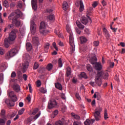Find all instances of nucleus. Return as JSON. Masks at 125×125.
Here are the masks:
<instances>
[{
  "label": "nucleus",
  "mask_w": 125,
  "mask_h": 125,
  "mask_svg": "<svg viewBox=\"0 0 125 125\" xmlns=\"http://www.w3.org/2000/svg\"><path fill=\"white\" fill-rule=\"evenodd\" d=\"M76 98H77L78 99V100H81V96L78 93H76Z\"/></svg>",
  "instance_id": "61"
},
{
  "label": "nucleus",
  "mask_w": 125,
  "mask_h": 125,
  "mask_svg": "<svg viewBox=\"0 0 125 125\" xmlns=\"http://www.w3.org/2000/svg\"><path fill=\"white\" fill-rule=\"evenodd\" d=\"M55 34H56V35H58L59 38H63V35L61 34H59L60 33L59 30L56 29L55 31Z\"/></svg>",
  "instance_id": "38"
},
{
  "label": "nucleus",
  "mask_w": 125,
  "mask_h": 125,
  "mask_svg": "<svg viewBox=\"0 0 125 125\" xmlns=\"http://www.w3.org/2000/svg\"><path fill=\"white\" fill-rule=\"evenodd\" d=\"M81 22L83 24H84V25H86L87 23H88V22H91V19L89 17H88L87 18L85 17H82L81 19Z\"/></svg>",
  "instance_id": "15"
},
{
  "label": "nucleus",
  "mask_w": 125,
  "mask_h": 125,
  "mask_svg": "<svg viewBox=\"0 0 125 125\" xmlns=\"http://www.w3.org/2000/svg\"><path fill=\"white\" fill-rule=\"evenodd\" d=\"M14 26L13 24H9L8 26L6 27V28H5L4 29V32H6V31H8V30H12L13 29Z\"/></svg>",
  "instance_id": "28"
},
{
  "label": "nucleus",
  "mask_w": 125,
  "mask_h": 125,
  "mask_svg": "<svg viewBox=\"0 0 125 125\" xmlns=\"http://www.w3.org/2000/svg\"><path fill=\"white\" fill-rule=\"evenodd\" d=\"M102 74V72L98 73L97 76L95 77V83L97 84L98 86H101V84H102V80L101 79Z\"/></svg>",
  "instance_id": "8"
},
{
  "label": "nucleus",
  "mask_w": 125,
  "mask_h": 125,
  "mask_svg": "<svg viewBox=\"0 0 125 125\" xmlns=\"http://www.w3.org/2000/svg\"><path fill=\"white\" fill-rule=\"evenodd\" d=\"M66 31L67 33L69 34V43L70 45V52L71 53H74L75 52V43L74 42V36L73 35V33L71 30V28L70 25H66Z\"/></svg>",
  "instance_id": "1"
},
{
  "label": "nucleus",
  "mask_w": 125,
  "mask_h": 125,
  "mask_svg": "<svg viewBox=\"0 0 125 125\" xmlns=\"http://www.w3.org/2000/svg\"><path fill=\"white\" fill-rule=\"evenodd\" d=\"M22 78L24 80V81H27V79H28V76L26 74H23Z\"/></svg>",
  "instance_id": "63"
},
{
  "label": "nucleus",
  "mask_w": 125,
  "mask_h": 125,
  "mask_svg": "<svg viewBox=\"0 0 125 125\" xmlns=\"http://www.w3.org/2000/svg\"><path fill=\"white\" fill-rule=\"evenodd\" d=\"M80 41L82 43H83L84 42H86L87 39H86L85 37L82 36L80 37Z\"/></svg>",
  "instance_id": "33"
},
{
  "label": "nucleus",
  "mask_w": 125,
  "mask_h": 125,
  "mask_svg": "<svg viewBox=\"0 0 125 125\" xmlns=\"http://www.w3.org/2000/svg\"><path fill=\"white\" fill-rule=\"evenodd\" d=\"M30 59V55L27 54L25 55V60H24L22 62V70L23 73L26 72V70L29 68V62L27 61L28 59Z\"/></svg>",
  "instance_id": "5"
},
{
  "label": "nucleus",
  "mask_w": 125,
  "mask_h": 125,
  "mask_svg": "<svg viewBox=\"0 0 125 125\" xmlns=\"http://www.w3.org/2000/svg\"><path fill=\"white\" fill-rule=\"evenodd\" d=\"M93 45H94V46H98V45H99V42H98V41L94 42Z\"/></svg>",
  "instance_id": "55"
},
{
  "label": "nucleus",
  "mask_w": 125,
  "mask_h": 125,
  "mask_svg": "<svg viewBox=\"0 0 125 125\" xmlns=\"http://www.w3.org/2000/svg\"><path fill=\"white\" fill-rule=\"evenodd\" d=\"M104 120H107V119L109 118V117H108V113H107L106 109H104Z\"/></svg>",
  "instance_id": "43"
},
{
  "label": "nucleus",
  "mask_w": 125,
  "mask_h": 125,
  "mask_svg": "<svg viewBox=\"0 0 125 125\" xmlns=\"http://www.w3.org/2000/svg\"><path fill=\"white\" fill-rule=\"evenodd\" d=\"M20 34L21 35V37H20L21 39L23 37V36H24V34H25V28L21 27L20 29Z\"/></svg>",
  "instance_id": "27"
},
{
  "label": "nucleus",
  "mask_w": 125,
  "mask_h": 125,
  "mask_svg": "<svg viewBox=\"0 0 125 125\" xmlns=\"http://www.w3.org/2000/svg\"><path fill=\"white\" fill-rule=\"evenodd\" d=\"M9 44H10V43H9V41H8V39H5L4 42L5 47L8 48V47H9Z\"/></svg>",
  "instance_id": "26"
},
{
  "label": "nucleus",
  "mask_w": 125,
  "mask_h": 125,
  "mask_svg": "<svg viewBox=\"0 0 125 125\" xmlns=\"http://www.w3.org/2000/svg\"><path fill=\"white\" fill-rule=\"evenodd\" d=\"M40 91L41 92H42V93H46L47 92V90L45 88H43V87H41L40 89Z\"/></svg>",
  "instance_id": "47"
},
{
  "label": "nucleus",
  "mask_w": 125,
  "mask_h": 125,
  "mask_svg": "<svg viewBox=\"0 0 125 125\" xmlns=\"http://www.w3.org/2000/svg\"><path fill=\"white\" fill-rule=\"evenodd\" d=\"M102 111V107L99 106L97 107L95 110V113H94V116L95 118L96 121H98L100 120L101 116L100 115V113Z\"/></svg>",
  "instance_id": "6"
},
{
  "label": "nucleus",
  "mask_w": 125,
  "mask_h": 125,
  "mask_svg": "<svg viewBox=\"0 0 125 125\" xmlns=\"http://www.w3.org/2000/svg\"><path fill=\"white\" fill-rule=\"evenodd\" d=\"M59 67L60 68H62L63 67V62L61 59H59L58 61Z\"/></svg>",
  "instance_id": "39"
},
{
  "label": "nucleus",
  "mask_w": 125,
  "mask_h": 125,
  "mask_svg": "<svg viewBox=\"0 0 125 125\" xmlns=\"http://www.w3.org/2000/svg\"><path fill=\"white\" fill-rule=\"evenodd\" d=\"M24 111H25V108H22L21 109H20L18 111V114L19 115H22L23 114V113H24Z\"/></svg>",
  "instance_id": "48"
},
{
  "label": "nucleus",
  "mask_w": 125,
  "mask_h": 125,
  "mask_svg": "<svg viewBox=\"0 0 125 125\" xmlns=\"http://www.w3.org/2000/svg\"><path fill=\"white\" fill-rule=\"evenodd\" d=\"M17 53H18V50L17 49L15 48L11 49L5 54V59H6V60H9V59L12 58V57H14Z\"/></svg>",
  "instance_id": "3"
},
{
  "label": "nucleus",
  "mask_w": 125,
  "mask_h": 125,
  "mask_svg": "<svg viewBox=\"0 0 125 125\" xmlns=\"http://www.w3.org/2000/svg\"><path fill=\"white\" fill-rule=\"evenodd\" d=\"M98 73H102L101 78L103 77L104 80H107L108 77H109V74L107 71H101Z\"/></svg>",
  "instance_id": "16"
},
{
  "label": "nucleus",
  "mask_w": 125,
  "mask_h": 125,
  "mask_svg": "<svg viewBox=\"0 0 125 125\" xmlns=\"http://www.w3.org/2000/svg\"><path fill=\"white\" fill-rule=\"evenodd\" d=\"M38 0H32L31 3L33 9L37 10V1Z\"/></svg>",
  "instance_id": "21"
},
{
  "label": "nucleus",
  "mask_w": 125,
  "mask_h": 125,
  "mask_svg": "<svg viewBox=\"0 0 125 125\" xmlns=\"http://www.w3.org/2000/svg\"><path fill=\"white\" fill-rule=\"evenodd\" d=\"M75 5L79 8V10L82 12V11H83L84 10V5H83V0H80V1H77L75 3Z\"/></svg>",
  "instance_id": "10"
},
{
  "label": "nucleus",
  "mask_w": 125,
  "mask_h": 125,
  "mask_svg": "<svg viewBox=\"0 0 125 125\" xmlns=\"http://www.w3.org/2000/svg\"><path fill=\"white\" fill-rule=\"evenodd\" d=\"M67 120H66V118L62 117L61 120H58L55 123L54 125H64V124H66Z\"/></svg>",
  "instance_id": "14"
},
{
  "label": "nucleus",
  "mask_w": 125,
  "mask_h": 125,
  "mask_svg": "<svg viewBox=\"0 0 125 125\" xmlns=\"http://www.w3.org/2000/svg\"><path fill=\"white\" fill-rule=\"evenodd\" d=\"M108 63L109 65L110 68H114V66H115V63L114 62H112L110 61L108 62Z\"/></svg>",
  "instance_id": "42"
},
{
  "label": "nucleus",
  "mask_w": 125,
  "mask_h": 125,
  "mask_svg": "<svg viewBox=\"0 0 125 125\" xmlns=\"http://www.w3.org/2000/svg\"><path fill=\"white\" fill-rule=\"evenodd\" d=\"M13 24H14L16 27H19L20 26L21 22H20V21L18 20V18H17L16 19H13Z\"/></svg>",
  "instance_id": "19"
},
{
  "label": "nucleus",
  "mask_w": 125,
  "mask_h": 125,
  "mask_svg": "<svg viewBox=\"0 0 125 125\" xmlns=\"http://www.w3.org/2000/svg\"><path fill=\"white\" fill-rule=\"evenodd\" d=\"M16 5V4L14 2H12L10 4V8H13Z\"/></svg>",
  "instance_id": "56"
},
{
  "label": "nucleus",
  "mask_w": 125,
  "mask_h": 125,
  "mask_svg": "<svg viewBox=\"0 0 125 125\" xmlns=\"http://www.w3.org/2000/svg\"><path fill=\"white\" fill-rule=\"evenodd\" d=\"M85 33H86L87 35H89L90 34V31H89V29L86 28L84 30Z\"/></svg>",
  "instance_id": "58"
},
{
  "label": "nucleus",
  "mask_w": 125,
  "mask_h": 125,
  "mask_svg": "<svg viewBox=\"0 0 125 125\" xmlns=\"http://www.w3.org/2000/svg\"><path fill=\"white\" fill-rule=\"evenodd\" d=\"M1 116L2 117H4V115H5V110H2L0 113Z\"/></svg>",
  "instance_id": "59"
},
{
  "label": "nucleus",
  "mask_w": 125,
  "mask_h": 125,
  "mask_svg": "<svg viewBox=\"0 0 125 125\" xmlns=\"http://www.w3.org/2000/svg\"><path fill=\"white\" fill-rule=\"evenodd\" d=\"M38 112H39V109L38 108H35V109H34L33 112L29 111V115L32 116V115H36V114H37V113H38Z\"/></svg>",
  "instance_id": "30"
},
{
  "label": "nucleus",
  "mask_w": 125,
  "mask_h": 125,
  "mask_svg": "<svg viewBox=\"0 0 125 125\" xmlns=\"http://www.w3.org/2000/svg\"><path fill=\"white\" fill-rule=\"evenodd\" d=\"M5 53V51H4V49L2 47H0V55H3Z\"/></svg>",
  "instance_id": "46"
},
{
  "label": "nucleus",
  "mask_w": 125,
  "mask_h": 125,
  "mask_svg": "<svg viewBox=\"0 0 125 125\" xmlns=\"http://www.w3.org/2000/svg\"><path fill=\"white\" fill-rule=\"evenodd\" d=\"M55 85L56 88L60 89V90H62V85H61V84L60 83H56Z\"/></svg>",
  "instance_id": "34"
},
{
  "label": "nucleus",
  "mask_w": 125,
  "mask_h": 125,
  "mask_svg": "<svg viewBox=\"0 0 125 125\" xmlns=\"http://www.w3.org/2000/svg\"><path fill=\"white\" fill-rule=\"evenodd\" d=\"M41 112H39L36 115H35L34 117V120H37V119H38V118H39L40 116H41Z\"/></svg>",
  "instance_id": "53"
},
{
  "label": "nucleus",
  "mask_w": 125,
  "mask_h": 125,
  "mask_svg": "<svg viewBox=\"0 0 125 125\" xmlns=\"http://www.w3.org/2000/svg\"><path fill=\"white\" fill-rule=\"evenodd\" d=\"M3 5L4 7L7 8V7H9V3H8L7 0H5L3 2Z\"/></svg>",
  "instance_id": "36"
},
{
  "label": "nucleus",
  "mask_w": 125,
  "mask_h": 125,
  "mask_svg": "<svg viewBox=\"0 0 125 125\" xmlns=\"http://www.w3.org/2000/svg\"><path fill=\"white\" fill-rule=\"evenodd\" d=\"M22 14L21 11L19 10H17L15 12H13L10 14L8 16L9 20H12L13 22V19H17V18H19L20 15Z\"/></svg>",
  "instance_id": "4"
},
{
  "label": "nucleus",
  "mask_w": 125,
  "mask_h": 125,
  "mask_svg": "<svg viewBox=\"0 0 125 125\" xmlns=\"http://www.w3.org/2000/svg\"><path fill=\"white\" fill-rule=\"evenodd\" d=\"M90 62L92 65H93L94 69L97 71H100L102 70V65L100 62H97V58L94 56L90 60Z\"/></svg>",
  "instance_id": "2"
},
{
  "label": "nucleus",
  "mask_w": 125,
  "mask_h": 125,
  "mask_svg": "<svg viewBox=\"0 0 125 125\" xmlns=\"http://www.w3.org/2000/svg\"><path fill=\"white\" fill-rule=\"evenodd\" d=\"M71 116L74 118V119H76V120H80V116L79 115H77L75 114L74 113H71Z\"/></svg>",
  "instance_id": "41"
},
{
  "label": "nucleus",
  "mask_w": 125,
  "mask_h": 125,
  "mask_svg": "<svg viewBox=\"0 0 125 125\" xmlns=\"http://www.w3.org/2000/svg\"><path fill=\"white\" fill-rule=\"evenodd\" d=\"M26 50L28 51H31L33 48V46H32V44L29 42H26Z\"/></svg>",
  "instance_id": "23"
},
{
  "label": "nucleus",
  "mask_w": 125,
  "mask_h": 125,
  "mask_svg": "<svg viewBox=\"0 0 125 125\" xmlns=\"http://www.w3.org/2000/svg\"><path fill=\"white\" fill-rule=\"evenodd\" d=\"M32 42H33V44H35V45H39V44H40V42L39 41V38L36 36L33 38Z\"/></svg>",
  "instance_id": "18"
},
{
  "label": "nucleus",
  "mask_w": 125,
  "mask_h": 125,
  "mask_svg": "<svg viewBox=\"0 0 125 125\" xmlns=\"http://www.w3.org/2000/svg\"><path fill=\"white\" fill-rule=\"evenodd\" d=\"M11 78H15V77H16V73H15V72L13 71L11 73Z\"/></svg>",
  "instance_id": "60"
},
{
  "label": "nucleus",
  "mask_w": 125,
  "mask_h": 125,
  "mask_svg": "<svg viewBox=\"0 0 125 125\" xmlns=\"http://www.w3.org/2000/svg\"><path fill=\"white\" fill-rule=\"evenodd\" d=\"M86 68L87 71H88L89 72H92V67L91 66V65H90V64H87Z\"/></svg>",
  "instance_id": "40"
},
{
  "label": "nucleus",
  "mask_w": 125,
  "mask_h": 125,
  "mask_svg": "<svg viewBox=\"0 0 125 125\" xmlns=\"http://www.w3.org/2000/svg\"><path fill=\"white\" fill-rule=\"evenodd\" d=\"M66 74L67 77H69V76H70L71 74H72V72L71 71V68H70L69 67L66 68Z\"/></svg>",
  "instance_id": "31"
},
{
  "label": "nucleus",
  "mask_w": 125,
  "mask_h": 125,
  "mask_svg": "<svg viewBox=\"0 0 125 125\" xmlns=\"http://www.w3.org/2000/svg\"><path fill=\"white\" fill-rule=\"evenodd\" d=\"M73 125H82V123L81 122H74Z\"/></svg>",
  "instance_id": "64"
},
{
  "label": "nucleus",
  "mask_w": 125,
  "mask_h": 125,
  "mask_svg": "<svg viewBox=\"0 0 125 125\" xmlns=\"http://www.w3.org/2000/svg\"><path fill=\"white\" fill-rule=\"evenodd\" d=\"M47 19L50 20V21H53L54 20H55V17L54 16V15L52 14L47 17Z\"/></svg>",
  "instance_id": "32"
},
{
  "label": "nucleus",
  "mask_w": 125,
  "mask_h": 125,
  "mask_svg": "<svg viewBox=\"0 0 125 125\" xmlns=\"http://www.w3.org/2000/svg\"><path fill=\"white\" fill-rule=\"evenodd\" d=\"M52 68H53V65L51 63L48 64L46 66V69L48 71H51V70H52Z\"/></svg>",
  "instance_id": "35"
},
{
  "label": "nucleus",
  "mask_w": 125,
  "mask_h": 125,
  "mask_svg": "<svg viewBox=\"0 0 125 125\" xmlns=\"http://www.w3.org/2000/svg\"><path fill=\"white\" fill-rule=\"evenodd\" d=\"M98 5V3H97V2L96 1H94L92 4L94 8H95V7H97Z\"/></svg>",
  "instance_id": "57"
},
{
  "label": "nucleus",
  "mask_w": 125,
  "mask_h": 125,
  "mask_svg": "<svg viewBox=\"0 0 125 125\" xmlns=\"http://www.w3.org/2000/svg\"><path fill=\"white\" fill-rule=\"evenodd\" d=\"M55 107H57V103L55 100H50L48 103V109H52V108H54Z\"/></svg>",
  "instance_id": "9"
},
{
  "label": "nucleus",
  "mask_w": 125,
  "mask_h": 125,
  "mask_svg": "<svg viewBox=\"0 0 125 125\" xmlns=\"http://www.w3.org/2000/svg\"><path fill=\"white\" fill-rule=\"evenodd\" d=\"M8 94L11 99L13 100V101H17V98L16 97V95L14 94V92L8 90Z\"/></svg>",
  "instance_id": "13"
},
{
  "label": "nucleus",
  "mask_w": 125,
  "mask_h": 125,
  "mask_svg": "<svg viewBox=\"0 0 125 125\" xmlns=\"http://www.w3.org/2000/svg\"><path fill=\"white\" fill-rule=\"evenodd\" d=\"M0 125H5V121L3 119L0 118Z\"/></svg>",
  "instance_id": "52"
},
{
  "label": "nucleus",
  "mask_w": 125,
  "mask_h": 125,
  "mask_svg": "<svg viewBox=\"0 0 125 125\" xmlns=\"http://www.w3.org/2000/svg\"><path fill=\"white\" fill-rule=\"evenodd\" d=\"M58 110H55L53 112V115L54 116H51V118H52L53 119V118H54L55 117H56V116H57V115H58Z\"/></svg>",
  "instance_id": "50"
},
{
  "label": "nucleus",
  "mask_w": 125,
  "mask_h": 125,
  "mask_svg": "<svg viewBox=\"0 0 125 125\" xmlns=\"http://www.w3.org/2000/svg\"><path fill=\"white\" fill-rule=\"evenodd\" d=\"M49 48V43H46L44 45V50L45 52H47V51H48Z\"/></svg>",
  "instance_id": "37"
},
{
  "label": "nucleus",
  "mask_w": 125,
  "mask_h": 125,
  "mask_svg": "<svg viewBox=\"0 0 125 125\" xmlns=\"http://www.w3.org/2000/svg\"><path fill=\"white\" fill-rule=\"evenodd\" d=\"M7 68V63L6 62H5L3 63L1 66H0V70L1 72H3V71H5Z\"/></svg>",
  "instance_id": "22"
},
{
  "label": "nucleus",
  "mask_w": 125,
  "mask_h": 125,
  "mask_svg": "<svg viewBox=\"0 0 125 125\" xmlns=\"http://www.w3.org/2000/svg\"><path fill=\"white\" fill-rule=\"evenodd\" d=\"M39 66H40V65H39V63H38L37 62H35L34 63V69L37 70V69H38V68H39Z\"/></svg>",
  "instance_id": "54"
},
{
  "label": "nucleus",
  "mask_w": 125,
  "mask_h": 125,
  "mask_svg": "<svg viewBox=\"0 0 125 125\" xmlns=\"http://www.w3.org/2000/svg\"><path fill=\"white\" fill-rule=\"evenodd\" d=\"M103 31L105 38H106L107 40H109V39H110V34H109L108 30H107L106 28H104Z\"/></svg>",
  "instance_id": "20"
},
{
  "label": "nucleus",
  "mask_w": 125,
  "mask_h": 125,
  "mask_svg": "<svg viewBox=\"0 0 125 125\" xmlns=\"http://www.w3.org/2000/svg\"><path fill=\"white\" fill-rule=\"evenodd\" d=\"M37 87H40L42 85V82L40 80H38L36 83Z\"/></svg>",
  "instance_id": "51"
},
{
  "label": "nucleus",
  "mask_w": 125,
  "mask_h": 125,
  "mask_svg": "<svg viewBox=\"0 0 125 125\" xmlns=\"http://www.w3.org/2000/svg\"><path fill=\"white\" fill-rule=\"evenodd\" d=\"M37 28V25L35 23V21H30V31L32 35H35L36 33V29Z\"/></svg>",
  "instance_id": "11"
},
{
  "label": "nucleus",
  "mask_w": 125,
  "mask_h": 125,
  "mask_svg": "<svg viewBox=\"0 0 125 125\" xmlns=\"http://www.w3.org/2000/svg\"><path fill=\"white\" fill-rule=\"evenodd\" d=\"M81 77H82V78H84V79H87V76H86V74L84 72L81 73Z\"/></svg>",
  "instance_id": "49"
},
{
  "label": "nucleus",
  "mask_w": 125,
  "mask_h": 125,
  "mask_svg": "<svg viewBox=\"0 0 125 125\" xmlns=\"http://www.w3.org/2000/svg\"><path fill=\"white\" fill-rule=\"evenodd\" d=\"M98 95H99V93L97 92L95 93L93 96L94 98H96L97 97H98Z\"/></svg>",
  "instance_id": "62"
},
{
  "label": "nucleus",
  "mask_w": 125,
  "mask_h": 125,
  "mask_svg": "<svg viewBox=\"0 0 125 125\" xmlns=\"http://www.w3.org/2000/svg\"><path fill=\"white\" fill-rule=\"evenodd\" d=\"M45 23L43 21H42L41 22L40 26V34H41V35H42V36H45V35L47 34L48 31L45 29Z\"/></svg>",
  "instance_id": "7"
},
{
  "label": "nucleus",
  "mask_w": 125,
  "mask_h": 125,
  "mask_svg": "<svg viewBox=\"0 0 125 125\" xmlns=\"http://www.w3.org/2000/svg\"><path fill=\"white\" fill-rule=\"evenodd\" d=\"M84 124L85 125H91V121L89 119H86Z\"/></svg>",
  "instance_id": "45"
},
{
  "label": "nucleus",
  "mask_w": 125,
  "mask_h": 125,
  "mask_svg": "<svg viewBox=\"0 0 125 125\" xmlns=\"http://www.w3.org/2000/svg\"><path fill=\"white\" fill-rule=\"evenodd\" d=\"M77 26L78 27L79 29H84V25L82 24L81 22H80V21H76Z\"/></svg>",
  "instance_id": "25"
},
{
  "label": "nucleus",
  "mask_w": 125,
  "mask_h": 125,
  "mask_svg": "<svg viewBox=\"0 0 125 125\" xmlns=\"http://www.w3.org/2000/svg\"><path fill=\"white\" fill-rule=\"evenodd\" d=\"M13 87L14 90H15V91H16L17 92H18V91H20V86H19V85L17 84H14L13 86Z\"/></svg>",
  "instance_id": "24"
},
{
  "label": "nucleus",
  "mask_w": 125,
  "mask_h": 125,
  "mask_svg": "<svg viewBox=\"0 0 125 125\" xmlns=\"http://www.w3.org/2000/svg\"><path fill=\"white\" fill-rule=\"evenodd\" d=\"M16 101H13V100L12 99V101H10L9 99H7L5 101V103L7 105L10 107L14 106V102Z\"/></svg>",
  "instance_id": "17"
},
{
  "label": "nucleus",
  "mask_w": 125,
  "mask_h": 125,
  "mask_svg": "<svg viewBox=\"0 0 125 125\" xmlns=\"http://www.w3.org/2000/svg\"><path fill=\"white\" fill-rule=\"evenodd\" d=\"M68 7H69V6L68 5V3H67L66 1H63L62 4V8L63 10H67Z\"/></svg>",
  "instance_id": "29"
},
{
  "label": "nucleus",
  "mask_w": 125,
  "mask_h": 125,
  "mask_svg": "<svg viewBox=\"0 0 125 125\" xmlns=\"http://www.w3.org/2000/svg\"><path fill=\"white\" fill-rule=\"evenodd\" d=\"M17 6L18 8H22L23 7V3H22V1H19L18 2Z\"/></svg>",
  "instance_id": "44"
},
{
  "label": "nucleus",
  "mask_w": 125,
  "mask_h": 125,
  "mask_svg": "<svg viewBox=\"0 0 125 125\" xmlns=\"http://www.w3.org/2000/svg\"><path fill=\"white\" fill-rule=\"evenodd\" d=\"M16 39V33L12 31L9 35L8 40L9 42H14Z\"/></svg>",
  "instance_id": "12"
}]
</instances>
